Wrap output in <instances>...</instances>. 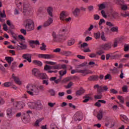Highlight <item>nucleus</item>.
I'll return each mask as SVG.
<instances>
[{
  "label": "nucleus",
  "instance_id": "obj_1",
  "mask_svg": "<svg viewBox=\"0 0 129 129\" xmlns=\"http://www.w3.org/2000/svg\"><path fill=\"white\" fill-rule=\"evenodd\" d=\"M27 92L31 96L38 95L40 91H44L45 87L43 85H35L32 84H29L27 86Z\"/></svg>",
  "mask_w": 129,
  "mask_h": 129
},
{
  "label": "nucleus",
  "instance_id": "obj_2",
  "mask_svg": "<svg viewBox=\"0 0 129 129\" xmlns=\"http://www.w3.org/2000/svg\"><path fill=\"white\" fill-rule=\"evenodd\" d=\"M67 31V28L64 27L61 28L57 34H56L55 32H53L52 37H53L54 42H61L66 41Z\"/></svg>",
  "mask_w": 129,
  "mask_h": 129
},
{
  "label": "nucleus",
  "instance_id": "obj_3",
  "mask_svg": "<svg viewBox=\"0 0 129 129\" xmlns=\"http://www.w3.org/2000/svg\"><path fill=\"white\" fill-rule=\"evenodd\" d=\"M24 24L25 25V29H22L20 32L23 35H27V32H32L35 30V25L34 24V21L32 19H26L24 21Z\"/></svg>",
  "mask_w": 129,
  "mask_h": 129
},
{
  "label": "nucleus",
  "instance_id": "obj_4",
  "mask_svg": "<svg viewBox=\"0 0 129 129\" xmlns=\"http://www.w3.org/2000/svg\"><path fill=\"white\" fill-rule=\"evenodd\" d=\"M15 5H16L17 8H18L19 10H20L22 13L24 14L25 16H27L30 14V7L28 3H24L23 4V9L21 8L22 7V2H20V1H16Z\"/></svg>",
  "mask_w": 129,
  "mask_h": 129
},
{
  "label": "nucleus",
  "instance_id": "obj_5",
  "mask_svg": "<svg viewBox=\"0 0 129 129\" xmlns=\"http://www.w3.org/2000/svg\"><path fill=\"white\" fill-rule=\"evenodd\" d=\"M28 106L31 109L40 110V109L43 108V106L42 105L40 101H36L33 102H30L28 103Z\"/></svg>",
  "mask_w": 129,
  "mask_h": 129
},
{
  "label": "nucleus",
  "instance_id": "obj_6",
  "mask_svg": "<svg viewBox=\"0 0 129 129\" xmlns=\"http://www.w3.org/2000/svg\"><path fill=\"white\" fill-rule=\"evenodd\" d=\"M60 64H56L55 66H51L48 64H45L44 67V70L47 71V73H57L58 71H52V70H60Z\"/></svg>",
  "mask_w": 129,
  "mask_h": 129
},
{
  "label": "nucleus",
  "instance_id": "obj_7",
  "mask_svg": "<svg viewBox=\"0 0 129 129\" xmlns=\"http://www.w3.org/2000/svg\"><path fill=\"white\" fill-rule=\"evenodd\" d=\"M11 101L13 104V109L15 110H20V109H22L24 107L22 102L16 101L14 98H11Z\"/></svg>",
  "mask_w": 129,
  "mask_h": 129
},
{
  "label": "nucleus",
  "instance_id": "obj_8",
  "mask_svg": "<svg viewBox=\"0 0 129 129\" xmlns=\"http://www.w3.org/2000/svg\"><path fill=\"white\" fill-rule=\"evenodd\" d=\"M67 17H68V14L67 13L62 11L60 15V19L61 21H63L66 22V23H68L69 22H70L71 21V17H69L67 18Z\"/></svg>",
  "mask_w": 129,
  "mask_h": 129
},
{
  "label": "nucleus",
  "instance_id": "obj_9",
  "mask_svg": "<svg viewBox=\"0 0 129 129\" xmlns=\"http://www.w3.org/2000/svg\"><path fill=\"white\" fill-rule=\"evenodd\" d=\"M38 57V58H41L42 59L52 60V59L55 58V55L53 54H39Z\"/></svg>",
  "mask_w": 129,
  "mask_h": 129
},
{
  "label": "nucleus",
  "instance_id": "obj_10",
  "mask_svg": "<svg viewBox=\"0 0 129 129\" xmlns=\"http://www.w3.org/2000/svg\"><path fill=\"white\" fill-rule=\"evenodd\" d=\"M113 45V42H109L102 45L101 46V48L103 50H106V51H107V50H109V49H111V47H112Z\"/></svg>",
  "mask_w": 129,
  "mask_h": 129
},
{
  "label": "nucleus",
  "instance_id": "obj_11",
  "mask_svg": "<svg viewBox=\"0 0 129 129\" xmlns=\"http://www.w3.org/2000/svg\"><path fill=\"white\" fill-rule=\"evenodd\" d=\"M76 71V73H82L84 76L85 75H87V74H92V72L91 71L88 70H79L78 69L75 70Z\"/></svg>",
  "mask_w": 129,
  "mask_h": 129
},
{
  "label": "nucleus",
  "instance_id": "obj_12",
  "mask_svg": "<svg viewBox=\"0 0 129 129\" xmlns=\"http://www.w3.org/2000/svg\"><path fill=\"white\" fill-rule=\"evenodd\" d=\"M14 108H9L7 110V116L9 118H12L13 115L16 113V112L14 111Z\"/></svg>",
  "mask_w": 129,
  "mask_h": 129
},
{
  "label": "nucleus",
  "instance_id": "obj_13",
  "mask_svg": "<svg viewBox=\"0 0 129 129\" xmlns=\"http://www.w3.org/2000/svg\"><path fill=\"white\" fill-rule=\"evenodd\" d=\"M118 17V13L116 12H113L112 13H111L107 16V19L111 21L112 20H115V19H117Z\"/></svg>",
  "mask_w": 129,
  "mask_h": 129
},
{
  "label": "nucleus",
  "instance_id": "obj_14",
  "mask_svg": "<svg viewBox=\"0 0 129 129\" xmlns=\"http://www.w3.org/2000/svg\"><path fill=\"white\" fill-rule=\"evenodd\" d=\"M22 58H23V59H25V60H27V61H28L29 63H31V62H32V54H24L22 55Z\"/></svg>",
  "mask_w": 129,
  "mask_h": 129
},
{
  "label": "nucleus",
  "instance_id": "obj_15",
  "mask_svg": "<svg viewBox=\"0 0 129 129\" xmlns=\"http://www.w3.org/2000/svg\"><path fill=\"white\" fill-rule=\"evenodd\" d=\"M28 43L32 48H35V45L39 46L40 45V42L38 40H29Z\"/></svg>",
  "mask_w": 129,
  "mask_h": 129
},
{
  "label": "nucleus",
  "instance_id": "obj_16",
  "mask_svg": "<svg viewBox=\"0 0 129 129\" xmlns=\"http://www.w3.org/2000/svg\"><path fill=\"white\" fill-rule=\"evenodd\" d=\"M32 75L35 77H39L41 72L38 69L34 68L32 70Z\"/></svg>",
  "mask_w": 129,
  "mask_h": 129
},
{
  "label": "nucleus",
  "instance_id": "obj_17",
  "mask_svg": "<svg viewBox=\"0 0 129 129\" xmlns=\"http://www.w3.org/2000/svg\"><path fill=\"white\" fill-rule=\"evenodd\" d=\"M12 78L14 79L15 83L16 84H18V85H22V81L20 80V78H19L15 76V74L12 75Z\"/></svg>",
  "mask_w": 129,
  "mask_h": 129
},
{
  "label": "nucleus",
  "instance_id": "obj_18",
  "mask_svg": "<svg viewBox=\"0 0 129 129\" xmlns=\"http://www.w3.org/2000/svg\"><path fill=\"white\" fill-rule=\"evenodd\" d=\"M107 89L108 88H107V86H100L98 89H97V92L98 93L101 94V92H103V91H107Z\"/></svg>",
  "mask_w": 129,
  "mask_h": 129
},
{
  "label": "nucleus",
  "instance_id": "obj_19",
  "mask_svg": "<svg viewBox=\"0 0 129 129\" xmlns=\"http://www.w3.org/2000/svg\"><path fill=\"white\" fill-rule=\"evenodd\" d=\"M52 23H53V18H49L48 20L44 23L43 26L45 27H49V26H50V25H51V24H52Z\"/></svg>",
  "mask_w": 129,
  "mask_h": 129
},
{
  "label": "nucleus",
  "instance_id": "obj_20",
  "mask_svg": "<svg viewBox=\"0 0 129 129\" xmlns=\"http://www.w3.org/2000/svg\"><path fill=\"white\" fill-rule=\"evenodd\" d=\"M82 120V116L79 113L77 112L75 114V121H77L78 120L79 121H80V120Z\"/></svg>",
  "mask_w": 129,
  "mask_h": 129
},
{
  "label": "nucleus",
  "instance_id": "obj_21",
  "mask_svg": "<svg viewBox=\"0 0 129 129\" xmlns=\"http://www.w3.org/2000/svg\"><path fill=\"white\" fill-rule=\"evenodd\" d=\"M38 78H40V79H42L43 80L49 79V78L48 77V75H47V74L45 73H40Z\"/></svg>",
  "mask_w": 129,
  "mask_h": 129
},
{
  "label": "nucleus",
  "instance_id": "obj_22",
  "mask_svg": "<svg viewBox=\"0 0 129 129\" xmlns=\"http://www.w3.org/2000/svg\"><path fill=\"white\" fill-rule=\"evenodd\" d=\"M42 120H44V117H41L37 119L34 123V126H36V127H39L40 126V122H41Z\"/></svg>",
  "mask_w": 129,
  "mask_h": 129
},
{
  "label": "nucleus",
  "instance_id": "obj_23",
  "mask_svg": "<svg viewBox=\"0 0 129 129\" xmlns=\"http://www.w3.org/2000/svg\"><path fill=\"white\" fill-rule=\"evenodd\" d=\"M46 11H47L48 15H49V16H50V17H53V7H48L46 9Z\"/></svg>",
  "mask_w": 129,
  "mask_h": 129
},
{
  "label": "nucleus",
  "instance_id": "obj_24",
  "mask_svg": "<svg viewBox=\"0 0 129 129\" xmlns=\"http://www.w3.org/2000/svg\"><path fill=\"white\" fill-rule=\"evenodd\" d=\"M99 77L98 76H91L88 78V80L90 81H97Z\"/></svg>",
  "mask_w": 129,
  "mask_h": 129
},
{
  "label": "nucleus",
  "instance_id": "obj_25",
  "mask_svg": "<svg viewBox=\"0 0 129 129\" xmlns=\"http://www.w3.org/2000/svg\"><path fill=\"white\" fill-rule=\"evenodd\" d=\"M73 14L75 17H78L79 14H80V9L76 8L73 12Z\"/></svg>",
  "mask_w": 129,
  "mask_h": 129
},
{
  "label": "nucleus",
  "instance_id": "obj_26",
  "mask_svg": "<svg viewBox=\"0 0 129 129\" xmlns=\"http://www.w3.org/2000/svg\"><path fill=\"white\" fill-rule=\"evenodd\" d=\"M101 35V34L100 33V32L98 31L96 33H94V37L95 39L96 40H99L100 39V36Z\"/></svg>",
  "mask_w": 129,
  "mask_h": 129
},
{
  "label": "nucleus",
  "instance_id": "obj_27",
  "mask_svg": "<svg viewBox=\"0 0 129 129\" xmlns=\"http://www.w3.org/2000/svg\"><path fill=\"white\" fill-rule=\"evenodd\" d=\"M103 116V112H102V110H100L97 115V118L99 120H100V119L102 118Z\"/></svg>",
  "mask_w": 129,
  "mask_h": 129
},
{
  "label": "nucleus",
  "instance_id": "obj_28",
  "mask_svg": "<svg viewBox=\"0 0 129 129\" xmlns=\"http://www.w3.org/2000/svg\"><path fill=\"white\" fill-rule=\"evenodd\" d=\"M120 116H121V120H122V121H124V122H125V121H126V122H128L129 120L126 116L124 115H120Z\"/></svg>",
  "mask_w": 129,
  "mask_h": 129
},
{
  "label": "nucleus",
  "instance_id": "obj_29",
  "mask_svg": "<svg viewBox=\"0 0 129 129\" xmlns=\"http://www.w3.org/2000/svg\"><path fill=\"white\" fill-rule=\"evenodd\" d=\"M118 5L120 6L121 10L123 11H126L127 10V6L124 5V3H120Z\"/></svg>",
  "mask_w": 129,
  "mask_h": 129
},
{
  "label": "nucleus",
  "instance_id": "obj_30",
  "mask_svg": "<svg viewBox=\"0 0 129 129\" xmlns=\"http://www.w3.org/2000/svg\"><path fill=\"white\" fill-rule=\"evenodd\" d=\"M84 89L82 88H81L79 90H77L76 92L77 95H81L84 93Z\"/></svg>",
  "mask_w": 129,
  "mask_h": 129
},
{
  "label": "nucleus",
  "instance_id": "obj_31",
  "mask_svg": "<svg viewBox=\"0 0 129 129\" xmlns=\"http://www.w3.org/2000/svg\"><path fill=\"white\" fill-rule=\"evenodd\" d=\"M2 86H4V87H10V86H13V83L12 82H7L2 84Z\"/></svg>",
  "mask_w": 129,
  "mask_h": 129
},
{
  "label": "nucleus",
  "instance_id": "obj_32",
  "mask_svg": "<svg viewBox=\"0 0 129 129\" xmlns=\"http://www.w3.org/2000/svg\"><path fill=\"white\" fill-rule=\"evenodd\" d=\"M60 54L64 56H69V55H71V52L63 50L60 52Z\"/></svg>",
  "mask_w": 129,
  "mask_h": 129
},
{
  "label": "nucleus",
  "instance_id": "obj_33",
  "mask_svg": "<svg viewBox=\"0 0 129 129\" xmlns=\"http://www.w3.org/2000/svg\"><path fill=\"white\" fill-rule=\"evenodd\" d=\"M33 64H35V65H38V66H42L43 65V63L41 61L37 60H34L33 61Z\"/></svg>",
  "mask_w": 129,
  "mask_h": 129
},
{
  "label": "nucleus",
  "instance_id": "obj_34",
  "mask_svg": "<svg viewBox=\"0 0 129 129\" xmlns=\"http://www.w3.org/2000/svg\"><path fill=\"white\" fill-rule=\"evenodd\" d=\"M117 98L119 100L120 103H122V104L124 103V98H123V97L121 96H117Z\"/></svg>",
  "mask_w": 129,
  "mask_h": 129
},
{
  "label": "nucleus",
  "instance_id": "obj_35",
  "mask_svg": "<svg viewBox=\"0 0 129 129\" xmlns=\"http://www.w3.org/2000/svg\"><path fill=\"white\" fill-rule=\"evenodd\" d=\"M111 32H112L113 33H118V27L117 26L112 27L110 29Z\"/></svg>",
  "mask_w": 129,
  "mask_h": 129
},
{
  "label": "nucleus",
  "instance_id": "obj_36",
  "mask_svg": "<svg viewBox=\"0 0 129 129\" xmlns=\"http://www.w3.org/2000/svg\"><path fill=\"white\" fill-rule=\"evenodd\" d=\"M75 43V40H74V39H71L68 41V46H72V45H74Z\"/></svg>",
  "mask_w": 129,
  "mask_h": 129
},
{
  "label": "nucleus",
  "instance_id": "obj_37",
  "mask_svg": "<svg viewBox=\"0 0 129 129\" xmlns=\"http://www.w3.org/2000/svg\"><path fill=\"white\" fill-rule=\"evenodd\" d=\"M5 59L9 64H11V63L14 61V58L12 57H5Z\"/></svg>",
  "mask_w": 129,
  "mask_h": 129
},
{
  "label": "nucleus",
  "instance_id": "obj_38",
  "mask_svg": "<svg viewBox=\"0 0 129 129\" xmlns=\"http://www.w3.org/2000/svg\"><path fill=\"white\" fill-rule=\"evenodd\" d=\"M42 46L40 47V50L41 51H46V48L47 47V46L45 45V43L43 42L41 44Z\"/></svg>",
  "mask_w": 129,
  "mask_h": 129
},
{
  "label": "nucleus",
  "instance_id": "obj_39",
  "mask_svg": "<svg viewBox=\"0 0 129 129\" xmlns=\"http://www.w3.org/2000/svg\"><path fill=\"white\" fill-rule=\"evenodd\" d=\"M84 100L83 101V102L84 103H86V102H88L89 101V99H90V97L86 95L84 97Z\"/></svg>",
  "mask_w": 129,
  "mask_h": 129
},
{
  "label": "nucleus",
  "instance_id": "obj_40",
  "mask_svg": "<svg viewBox=\"0 0 129 129\" xmlns=\"http://www.w3.org/2000/svg\"><path fill=\"white\" fill-rule=\"evenodd\" d=\"M121 16L124 18H126V17H129V12H125L124 13H121Z\"/></svg>",
  "mask_w": 129,
  "mask_h": 129
},
{
  "label": "nucleus",
  "instance_id": "obj_41",
  "mask_svg": "<svg viewBox=\"0 0 129 129\" xmlns=\"http://www.w3.org/2000/svg\"><path fill=\"white\" fill-rule=\"evenodd\" d=\"M101 97H102V95L100 93H97V95L94 96L95 99H101Z\"/></svg>",
  "mask_w": 129,
  "mask_h": 129
},
{
  "label": "nucleus",
  "instance_id": "obj_42",
  "mask_svg": "<svg viewBox=\"0 0 129 129\" xmlns=\"http://www.w3.org/2000/svg\"><path fill=\"white\" fill-rule=\"evenodd\" d=\"M50 129H59L57 125L55 124L54 123H52L50 124Z\"/></svg>",
  "mask_w": 129,
  "mask_h": 129
},
{
  "label": "nucleus",
  "instance_id": "obj_43",
  "mask_svg": "<svg viewBox=\"0 0 129 129\" xmlns=\"http://www.w3.org/2000/svg\"><path fill=\"white\" fill-rule=\"evenodd\" d=\"M66 73H67V70L60 71L59 72V74L60 76H63V75H65Z\"/></svg>",
  "mask_w": 129,
  "mask_h": 129
},
{
  "label": "nucleus",
  "instance_id": "obj_44",
  "mask_svg": "<svg viewBox=\"0 0 129 129\" xmlns=\"http://www.w3.org/2000/svg\"><path fill=\"white\" fill-rule=\"evenodd\" d=\"M94 10V7L93 6H89L88 7V10L89 12V13H91V12H93Z\"/></svg>",
  "mask_w": 129,
  "mask_h": 129
},
{
  "label": "nucleus",
  "instance_id": "obj_45",
  "mask_svg": "<svg viewBox=\"0 0 129 129\" xmlns=\"http://www.w3.org/2000/svg\"><path fill=\"white\" fill-rule=\"evenodd\" d=\"M0 17H1V18H6L7 17L5 12V10H3V12L0 11Z\"/></svg>",
  "mask_w": 129,
  "mask_h": 129
},
{
  "label": "nucleus",
  "instance_id": "obj_46",
  "mask_svg": "<svg viewBox=\"0 0 129 129\" xmlns=\"http://www.w3.org/2000/svg\"><path fill=\"white\" fill-rule=\"evenodd\" d=\"M110 71L113 73V74H115V73L117 72V69L114 67L113 69H111Z\"/></svg>",
  "mask_w": 129,
  "mask_h": 129
},
{
  "label": "nucleus",
  "instance_id": "obj_47",
  "mask_svg": "<svg viewBox=\"0 0 129 129\" xmlns=\"http://www.w3.org/2000/svg\"><path fill=\"white\" fill-rule=\"evenodd\" d=\"M60 69H63L64 71L67 70V66L66 64H60Z\"/></svg>",
  "mask_w": 129,
  "mask_h": 129
},
{
  "label": "nucleus",
  "instance_id": "obj_48",
  "mask_svg": "<svg viewBox=\"0 0 129 129\" xmlns=\"http://www.w3.org/2000/svg\"><path fill=\"white\" fill-rule=\"evenodd\" d=\"M101 39L102 41H106V38H105V36H104V32H102L101 35Z\"/></svg>",
  "mask_w": 129,
  "mask_h": 129
},
{
  "label": "nucleus",
  "instance_id": "obj_49",
  "mask_svg": "<svg viewBox=\"0 0 129 129\" xmlns=\"http://www.w3.org/2000/svg\"><path fill=\"white\" fill-rule=\"evenodd\" d=\"M42 84H44V85H49V80H43L42 81Z\"/></svg>",
  "mask_w": 129,
  "mask_h": 129
},
{
  "label": "nucleus",
  "instance_id": "obj_50",
  "mask_svg": "<svg viewBox=\"0 0 129 129\" xmlns=\"http://www.w3.org/2000/svg\"><path fill=\"white\" fill-rule=\"evenodd\" d=\"M99 19H100V17L99 16V15H98L97 14L94 15V20H96V21H98V20H99Z\"/></svg>",
  "mask_w": 129,
  "mask_h": 129
},
{
  "label": "nucleus",
  "instance_id": "obj_51",
  "mask_svg": "<svg viewBox=\"0 0 129 129\" xmlns=\"http://www.w3.org/2000/svg\"><path fill=\"white\" fill-rule=\"evenodd\" d=\"M101 14L103 16V18H105V19H107V16L105 15V12H104V11L102 10L101 11Z\"/></svg>",
  "mask_w": 129,
  "mask_h": 129
},
{
  "label": "nucleus",
  "instance_id": "obj_52",
  "mask_svg": "<svg viewBox=\"0 0 129 129\" xmlns=\"http://www.w3.org/2000/svg\"><path fill=\"white\" fill-rule=\"evenodd\" d=\"M98 7H99V10H103V9L105 8V6H104V4H103L98 5Z\"/></svg>",
  "mask_w": 129,
  "mask_h": 129
},
{
  "label": "nucleus",
  "instance_id": "obj_53",
  "mask_svg": "<svg viewBox=\"0 0 129 129\" xmlns=\"http://www.w3.org/2000/svg\"><path fill=\"white\" fill-rule=\"evenodd\" d=\"M18 47H20V48H21V49H22V50H25L26 49V48H27V45L23 44L22 45H18Z\"/></svg>",
  "mask_w": 129,
  "mask_h": 129
},
{
  "label": "nucleus",
  "instance_id": "obj_54",
  "mask_svg": "<svg viewBox=\"0 0 129 129\" xmlns=\"http://www.w3.org/2000/svg\"><path fill=\"white\" fill-rule=\"evenodd\" d=\"M104 23H105V20L103 19H101L99 22V26H101V25H102V24H104Z\"/></svg>",
  "mask_w": 129,
  "mask_h": 129
},
{
  "label": "nucleus",
  "instance_id": "obj_55",
  "mask_svg": "<svg viewBox=\"0 0 129 129\" xmlns=\"http://www.w3.org/2000/svg\"><path fill=\"white\" fill-rule=\"evenodd\" d=\"M69 106L71 107V108H73V109H76V106L73 105L72 103H70L69 104Z\"/></svg>",
  "mask_w": 129,
  "mask_h": 129
},
{
  "label": "nucleus",
  "instance_id": "obj_56",
  "mask_svg": "<svg viewBox=\"0 0 129 129\" xmlns=\"http://www.w3.org/2000/svg\"><path fill=\"white\" fill-rule=\"evenodd\" d=\"M110 91L111 93H113V94H116V93H117V91L114 89H111Z\"/></svg>",
  "mask_w": 129,
  "mask_h": 129
},
{
  "label": "nucleus",
  "instance_id": "obj_57",
  "mask_svg": "<svg viewBox=\"0 0 129 129\" xmlns=\"http://www.w3.org/2000/svg\"><path fill=\"white\" fill-rule=\"evenodd\" d=\"M49 93H50L52 96H54L55 94V91H54V90L52 89L49 90Z\"/></svg>",
  "mask_w": 129,
  "mask_h": 129
},
{
  "label": "nucleus",
  "instance_id": "obj_58",
  "mask_svg": "<svg viewBox=\"0 0 129 129\" xmlns=\"http://www.w3.org/2000/svg\"><path fill=\"white\" fill-rule=\"evenodd\" d=\"M124 1L123 0H117L116 4L117 5H120V4H124Z\"/></svg>",
  "mask_w": 129,
  "mask_h": 129
},
{
  "label": "nucleus",
  "instance_id": "obj_59",
  "mask_svg": "<svg viewBox=\"0 0 129 129\" xmlns=\"http://www.w3.org/2000/svg\"><path fill=\"white\" fill-rule=\"evenodd\" d=\"M112 47H113V48L117 47V40L114 41V43H113Z\"/></svg>",
  "mask_w": 129,
  "mask_h": 129
},
{
  "label": "nucleus",
  "instance_id": "obj_60",
  "mask_svg": "<svg viewBox=\"0 0 129 129\" xmlns=\"http://www.w3.org/2000/svg\"><path fill=\"white\" fill-rule=\"evenodd\" d=\"M94 28V26L92 25H91L90 27L88 28L87 31L90 32V31H92V29Z\"/></svg>",
  "mask_w": 129,
  "mask_h": 129
},
{
  "label": "nucleus",
  "instance_id": "obj_61",
  "mask_svg": "<svg viewBox=\"0 0 129 129\" xmlns=\"http://www.w3.org/2000/svg\"><path fill=\"white\" fill-rule=\"evenodd\" d=\"M47 64H49V65H56V62L53 61H46Z\"/></svg>",
  "mask_w": 129,
  "mask_h": 129
},
{
  "label": "nucleus",
  "instance_id": "obj_62",
  "mask_svg": "<svg viewBox=\"0 0 129 129\" xmlns=\"http://www.w3.org/2000/svg\"><path fill=\"white\" fill-rule=\"evenodd\" d=\"M89 56L90 57V58H95L96 57V54L95 53H91Z\"/></svg>",
  "mask_w": 129,
  "mask_h": 129
},
{
  "label": "nucleus",
  "instance_id": "obj_63",
  "mask_svg": "<svg viewBox=\"0 0 129 129\" xmlns=\"http://www.w3.org/2000/svg\"><path fill=\"white\" fill-rule=\"evenodd\" d=\"M129 49V45H126L124 46V51L125 52H127Z\"/></svg>",
  "mask_w": 129,
  "mask_h": 129
},
{
  "label": "nucleus",
  "instance_id": "obj_64",
  "mask_svg": "<svg viewBox=\"0 0 129 129\" xmlns=\"http://www.w3.org/2000/svg\"><path fill=\"white\" fill-rule=\"evenodd\" d=\"M73 129H82V127H81V125H78L74 127Z\"/></svg>",
  "mask_w": 129,
  "mask_h": 129
}]
</instances>
